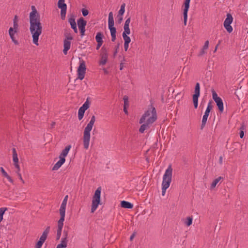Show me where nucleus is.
<instances>
[{
  "mask_svg": "<svg viewBox=\"0 0 248 248\" xmlns=\"http://www.w3.org/2000/svg\"><path fill=\"white\" fill-rule=\"evenodd\" d=\"M78 25V28H81L85 27L87 22L85 20L83 19V18L81 17L77 21Z\"/></svg>",
  "mask_w": 248,
  "mask_h": 248,
  "instance_id": "nucleus-23",
  "label": "nucleus"
},
{
  "mask_svg": "<svg viewBox=\"0 0 248 248\" xmlns=\"http://www.w3.org/2000/svg\"><path fill=\"white\" fill-rule=\"evenodd\" d=\"M95 121V117L94 115L91 117L90 122L85 127L83 133V145L84 148L87 149L89 148L91 138L90 132Z\"/></svg>",
  "mask_w": 248,
  "mask_h": 248,
  "instance_id": "nucleus-3",
  "label": "nucleus"
},
{
  "mask_svg": "<svg viewBox=\"0 0 248 248\" xmlns=\"http://www.w3.org/2000/svg\"><path fill=\"white\" fill-rule=\"evenodd\" d=\"M71 148V146L69 145L67 146L62 152L61 153L59 157H63L65 158V157L67 156L69 150Z\"/></svg>",
  "mask_w": 248,
  "mask_h": 248,
  "instance_id": "nucleus-18",
  "label": "nucleus"
},
{
  "mask_svg": "<svg viewBox=\"0 0 248 248\" xmlns=\"http://www.w3.org/2000/svg\"><path fill=\"white\" fill-rule=\"evenodd\" d=\"M108 55L107 52L103 53L101 56V59L100 62V64L101 65H105L107 61Z\"/></svg>",
  "mask_w": 248,
  "mask_h": 248,
  "instance_id": "nucleus-26",
  "label": "nucleus"
},
{
  "mask_svg": "<svg viewBox=\"0 0 248 248\" xmlns=\"http://www.w3.org/2000/svg\"><path fill=\"white\" fill-rule=\"evenodd\" d=\"M31 12L30 13V31L32 35V42L38 46L39 36L42 34L43 27L41 23L40 16L34 6H31Z\"/></svg>",
  "mask_w": 248,
  "mask_h": 248,
  "instance_id": "nucleus-1",
  "label": "nucleus"
},
{
  "mask_svg": "<svg viewBox=\"0 0 248 248\" xmlns=\"http://www.w3.org/2000/svg\"><path fill=\"white\" fill-rule=\"evenodd\" d=\"M101 187H98L95 190L92 201L91 213H93L96 210L100 203Z\"/></svg>",
  "mask_w": 248,
  "mask_h": 248,
  "instance_id": "nucleus-5",
  "label": "nucleus"
},
{
  "mask_svg": "<svg viewBox=\"0 0 248 248\" xmlns=\"http://www.w3.org/2000/svg\"><path fill=\"white\" fill-rule=\"evenodd\" d=\"M17 22V16H15L13 20V22Z\"/></svg>",
  "mask_w": 248,
  "mask_h": 248,
  "instance_id": "nucleus-59",
  "label": "nucleus"
},
{
  "mask_svg": "<svg viewBox=\"0 0 248 248\" xmlns=\"http://www.w3.org/2000/svg\"><path fill=\"white\" fill-rule=\"evenodd\" d=\"M200 96L193 95V101L194 104V106L195 108H197L198 105V98Z\"/></svg>",
  "mask_w": 248,
  "mask_h": 248,
  "instance_id": "nucleus-30",
  "label": "nucleus"
},
{
  "mask_svg": "<svg viewBox=\"0 0 248 248\" xmlns=\"http://www.w3.org/2000/svg\"><path fill=\"white\" fill-rule=\"evenodd\" d=\"M14 165L16 168L17 169V170L16 171H18L19 172H20V167L18 164V163H14Z\"/></svg>",
  "mask_w": 248,
  "mask_h": 248,
  "instance_id": "nucleus-46",
  "label": "nucleus"
},
{
  "mask_svg": "<svg viewBox=\"0 0 248 248\" xmlns=\"http://www.w3.org/2000/svg\"><path fill=\"white\" fill-rule=\"evenodd\" d=\"M61 10V16L62 19H64L65 17L67 7H63L60 8Z\"/></svg>",
  "mask_w": 248,
  "mask_h": 248,
  "instance_id": "nucleus-33",
  "label": "nucleus"
},
{
  "mask_svg": "<svg viewBox=\"0 0 248 248\" xmlns=\"http://www.w3.org/2000/svg\"><path fill=\"white\" fill-rule=\"evenodd\" d=\"M193 218L192 217H188L186 218V221L185 222V224L187 226H189L192 224Z\"/></svg>",
  "mask_w": 248,
  "mask_h": 248,
  "instance_id": "nucleus-36",
  "label": "nucleus"
},
{
  "mask_svg": "<svg viewBox=\"0 0 248 248\" xmlns=\"http://www.w3.org/2000/svg\"><path fill=\"white\" fill-rule=\"evenodd\" d=\"M124 50L126 51L128 50L129 47V44L131 42V39H124Z\"/></svg>",
  "mask_w": 248,
  "mask_h": 248,
  "instance_id": "nucleus-31",
  "label": "nucleus"
},
{
  "mask_svg": "<svg viewBox=\"0 0 248 248\" xmlns=\"http://www.w3.org/2000/svg\"><path fill=\"white\" fill-rule=\"evenodd\" d=\"M89 107L90 102L89 101V99L87 98L85 102L78 109V118L79 120H81L83 118L85 111L89 108Z\"/></svg>",
  "mask_w": 248,
  "mask_h": 248,
  "instance_id": "nucleus-12",
  "label": "nucleus"
},
{
  "mask_svg": "<svg viewBox=\"0 0 248 248\" xmlns=\"http://www.w3.org/2000/svg\"><path fill=\"white\" fill-rule=\"evenodd\" d=\"M217 46L216 47V48H215V51H216V50H217Z\"/></svg>",
  "mask_w": 248,
  "mask_h": 248,
  "instance_id": "nucleus-63",
  "label": "nucleus"
},
{
  "mask_svg": "<svg viewBox=\"0 0 248 248\" xmlns=\"http://www.w3.org/2000/svg\"><path fill=\"white\" fill-rule=\"evenodd\" d=\"M68 195H66L64 197V199H63V200L62 201V202H63L64 203H66L67 204V201H68Z\"/></svg>",
  "mask_w": 248,
  "mask_h": 248,
  "instance_id": "nucleus-52",
  "label": "nucleus"
},
{
  "mask_svg": "<svg viewBox=\"0 0 248 248\" xmlns=\"http://www.w3.org/2000/svg\"><path fill=\"white\" fill-rule=\"evenodd\" d=\"M157 119V114L156 109L152 106L149 108L140 118L139 123L142 124L145 122L152 124Z\"/></svg>",
  "mask_w": 248,
  "mask_h": 248,
  "instance_id": "nucleus-2",
  "label": "nucleus"
},
{
  "mask_svg": "<svg viewBox=\"0 0 248 248\" xmlns=\"http://www.w3.org/2000/svg\"><path fill=\"white\" fill-rule=\"evenodd\" d=\"M167 188H168L162 187V195L163 196H165Z\"/></svg>",
  "mask_w": 248,
  "mask_h": 248,
  "instance_id": "nucleus-48",
  "label": "nucleus"
},
{
  "mask_svg": "<svg viewBox=\"0 0 248 248\" xmlns=\"http://www.w3.org/2000/svg\"><path fill=\"white\" fill-rule=\"evenodd\" d=\"M124 111L126 114H128V111L126 109V106H124Z\"/></svg>",
  "mask_w": 248,
  "mask_h": 248,
  "instance_id": "nucleus-57",
  "label": "nucleus"
},
{
  "mask_svg": "<svg viewBox=\"0 0 248 248\" xmlns=\"http://www.w3.org/2000/svg\"><path fill=\"white\" fill-rule=\"evenodd\" d=\"M119 45H117L115 46V50L114 52V56H115L116 55V54H117V53H118V49H119Z\"/></svg>",
  "mask_w": 248,
  "mask_h": 248,
  "instance_id": "nucleus-49",
  "label": "nucleus"
},
{
  "mask_svg": "<svg viewBox=\"0 0 248 248\" xmlns=\"http://www.w3.org/2000/svg\"><path fill=\"white\" fill-rule=\"evenodd\" d=\"M12 153L13 162H14V163H18L17 154L15 148H14L12 149Z\"/></svg>",
  "mask_w": 248,
  "mask_h": 248,
  "instance_id": "nucleus-25",
  "label": "nucleus"
},
{
  "mask_svg": "<svg viewBox=\"0 0 248 248\" xmlns=\"http://www.w3.org/2000/svg\"><path fill=\"white\" fill-rule=\"evenodd\" d=\"M55 124V123L54 122H53L51 124V127H53L54 126Z\"/></svg>",
  "mask_w": 248,
  "mask_h": 248,
  "instance_id": "nucleus-62",
  "label": "nucleus"
},
{
  "mask_svg": "<svg viewBox=\"0 0 248 248\" xmlns=\"http://www.w3.org/2000/svg\"><path fill=\"white\" fill-rule=\"evenodd\" d=\"M65 36V38L63 41V52L64 55H66L67 51L69 50L71 46L70 41L72 40L73 38L70 34H68Z\"/></svg>",
  "mask_w": 248,
  "mask_h": 248,
  "instance_id": "nucleus-7",
  "label": "nucleus"
},
{
  "mask_svg": "<svg viewBox=\"0 0 248 248\" xmlns=\"http://www.w3.org/2000/svg\"><path fill=\"white\" fill-rule=\"evenodd\" d=\"M123 69V63H121V64L120 65V69L121 70H122Z\"/></svg>",
  "mask_w": 248,
  "mask_h": 248,
  "instance_id": "nucleus-61",
  "label": "nucleus"
},
{
  "mask_svg": "<svg viewBox=\"0 0 248 248\" xmlns=\"http://www.w3.org/2000/svg\"><path fill=\"white\" fill-rule=\"evenodd\" d=\"M212 108V106L211 105V102H210L208 103V105H207V107L206 109L205 110H207L209 112H210L211 109Z\"/></svg>",
  "mask_w": 248,
  "mask_h": 248,
  "instance_id": "nucleus-40",
  "label": "nucleus"
},
{
  "mask_svg": "<svg viewBox=\"0 0 248 248\" xmlns=\"http://www.w3.org/2000/svg\"><path fill=\"white\" fill-rule=\"evenodd\" d=\"M68 22L70 24L71 28L77 26L76 23L75 21V19L74 16H72L69 18Z\"/></svg>",
  "mask_w": 248,
  "mask_h": 248,
  "instance_id": "nucleus-32",
  "label": "nucleus"
},
{
  "mask_svg": "<svg viewBox=\"0 0 248 248\" xmlns=\"http://www.w3.org/2000/svg\"><path fill=\"white\" fill-rule=\"evenodd\" d=\"M65 0H59L58 6L59 8L67 7L66 4L64 3Z\"/></svg>",
  "mask_w": 248,
  "mask_h": 248,
  "instance_id": "nucleus-35",
  "label": "nucleus"
},
{
  "mask_svg": "<svg viewBox=\"0 0 248 248\" xmlns=\"http://www.w3.org/2000/svg\"><path fill=\"white\" fill-rule=\"evenodd\" d=\"M17 31L14 30L12 27L10 28L9 30V34L10 38H12L13 36H15V34L16 33Z\"/></svg>",
  "mask_w": 248,
  "mask_h": 248,
  "instance_id": "nucleus-37",
  "label": "nucleus"
},
{
  "mask_svg": "<svg viewBox=\"0 0 248 248\" xmlns=\"http://www.w3.org/2000/svg\"><path fill=\"white\" fill-rule=\"evenodd\" d=\"M103 43H97V46H96V49L97 50H98L100 46H102Z\"/></svg>",
  "mask_w": 248,
  "mask_h": 248,
  "instance_id": "nucleus-55",
  "label": "nucleus"
},
{
  "mask_svg": "<svg viewBox=\"0 0 248 248\" xmlns=\"http://www.w3.org/2000/svg\"><path fill=\"white\" fill-rule=\"evenodd\" d=\"M80 31V34L81 37L85 35V27L79 28Z\"/></svg>",
  "mask_w": 248,
  "mask_h": 248,
  "instance_id": "nucleus-42",
  "label": "nucleus"
},
{
  "mask_svg": "<svg viewBox=\"0 0 248 248\" xmlns=\"http://www.w3.org/2000/svg\"><path fill=\"white\" fill-rule=\"evenodd\" d=\"M18 27V25L17 22H16V21L13 22V28L14 29V30L17 31Z\"/></svg>",
  "mask_w": 248,
  "mask_h": 248,
  "instance_id": "nucleus-45",
  "label": "nucleus"
},
{
  "mask_svg": "<svg viewBox=\"0 0 248 248\" xmlns=\"http://www.w3.org/2000/svg\"><path fill=\"white\" fill-rule=\"evenodd\" d=\"M5 178H6L11 183H13V179H12V178L8 174L5 177Z\"/></svg>",
  "mask_w": 248,
  "mask_h": 248,
  "instance_id": "nucleus-50",
  "label": "nucleus"
},
{
  "mask_svg": "<svg viewBox=\"0 0 248 248\" xmlns=\"http://www.w3.org/2000/svg\"><path fill=\"white\" fill-rule=\"evenodd\" d=\"M223 178L221 176H219L217 177V178L215 179L213 182L212 183L211 186H210V189H214L217 186V185L219 182V181L221 180H223Z\"/></svg>",
  "mask_w": 248,
  "mask_h": 248,
  "instance_id": "nucleus-24",
  "label": "nucleus"
},
{
  "mask_svg": "<svg viewBox=\"0 0 248 248\" xmlns=\"http://www.w3.org/2000/svg\"><path fill=\"white\" fill-rule=\"evenodd\" d=\"M119 19H118V23H121L122 21H123V16H120L118 15Z\"/></svg>",
  "mask_w": 248,
  "mask_h": 248,
  "instance_id": "nucleus-53",
  "label": "nucleus"
},
{
  "mask_svg": "<svg viewBox=\"0 0 248 248\" xmlns=\"http://www.w3.org/2000/svg\"><path fill=\"white\" fill-rule=\"evenodd\" d=\"M16 173H17V175L18 176L19 179L20 180V181L22 182V183L24 184L25 183V181L22 179V177L21 176V173L20 172H19L18 171H16Z\"/></svg>",
  "mask_w": 248,
  "mask_h": 248,
  "instance_id": "nucleus-43",
  "label": "nucleus"
},
{
  "mask_svg": "<svg viewBox=\"0 0 248 248\" xmlns=\"http://www.w3.org/2000/svg\"><path fill=\"white\" fill-rule=\"evenodd\" d=\"M124 31L122 33L123 39H130L127 35L130 33V30L129 27H124Z\"/></svg>",
  "mask_w": 248,
  "mask_h": 248,
  "instance_id": "nucleus-17",
  "label": "nucleus"
},
{
  "mask_svg": "<svg viewBox=\"0 0 248 248\" xmlns=\"http://www.w3.org/2000/svg\"><path fill=\"white\" fill-rule=\"evenodd\" d=\"M114 19L113 16V13L112 12H110L108 14V29L110 30V34L111 36V41L112 42H114L116 40V29L115 27H114Z\"/></svg>",
  "mask_w": 248,
  "mask_h": 248,
  "instance_id": "nucleus-6",
  "label": "nucleus"
},
{
  "mask_svg": "<svg viewBox=\"0 0 248 248\" xmlns=\"http://www.w3.org/2000/svg\"><path fill=\"white\" fill-rule=\"evenodd\" d=\"M86 65L83 61H80V64L78 69V78L82 80L85 77L86 73Z\"/></svg>",
  "mask_w": 248,
  "mask_h": 248,
  "instance_id": "nucleus-9",
  "label": "nucleus"
},
{
  "mask_svg": "<svg viewBox=\"0 0 248 248\" xmlns=\"http://www.w3.org/2000/svg\"><path fill=\"white\" fill-rule=\"evenodd\" d=\"M64 220H59L58 221V228L57 230V239L59 240L61 236L63 226Z\"/></svg>",
  "mask_w": 248,
  "mask_h": 248,
  "instance_id": "nucleus-14",
  "label": "nucleus"
},
{
  "mask_svg": "<svg viewBox=\"0 0 248 248\" xmlns=\"http://www.w3.org/2000/svg\"><path fill=\"white\" fill-rule=\"evenodd\" d=\"M222 160H223V157H222V156H221L219 157V159L220 164L222 163Z\"/></svg>",
  "mask_w": 248,
  "mask_h": 248,
  "instance_id": "nucleus-60",
  "label": "nucleus"
},
{
  "mask_svg": "<svg viewBox=\"0 0 248 248\" xmlns=\"http://www.w3.org/2000/svg\"><path fill=\"white\" fill-rule=\"evenodd\" d=\"M136 235V232L133 233L130 237V240L132 241Z\"/></svg>",
  "mask_w": 248,
  "mask_h": 248,
  "instance_id": "nucleus-54",
  "label": "nucleus"
},
{
  "mask_svg": "<svg viewBox=\"0 0 248 248\" xmlns=\"http://www.w3.org/2000/svg\"><path fill=\"white\" fill-rule=\"evenodd\" d=\"M213 99L215 101L218 107V109L221 112L224 110L223 103L221 98L217 96V93L215 91H212Z\"/></svg>",
  "mask_w": 248,
  "mask_h": 248,
  "instance_id": "nucleus-10",
  "label": "nucleus"
},
{
  "mask_svg": "<svg viewBox=\"0 0 248 248\" xmlns=\"http://www.w3.org/2000/svg\"><path fill=\"white\" fill-rule=\"evenodd\" d=\"M66 203L62 202L60 208V215L61 217L59 220H64Z\"/></svg>",
  "mask_w": 248,
  "mask_h": 248,
  "instance_id": "nucleus-15",
  "label": "nucleus"
},
{
  "mask_svg": "<svg viewBox=\"0 0 248 248\" xmlns=\"http://www.w3.org/2000/svg\"><path fill=\"white\" fill-rule=\"evenodd\" d=\"M82 11V15L84 16H87L88 14H89V11L88 10L85 9V8H83L81 10Z\"/></svg>",
  "mask_w": 248,
  "mask_h": 248,
  "instance_id": "nucleus-38",
  "label": "nucleus"
},
{
  "mask_svg": "<svg viewBox=\"0 0 248 248\" xmlns=\"http://www.w3.org/2000/svg\"><path fill=\"white\" fill-rule=\"evenodd\" d=\"M142 125L140 126V128L139 131L141 133H144V131L146 130L147 129L149 128L150 126L151 125V124L146 123L144 122L141 124Z\"/></svg>",
  "mask_w": 248,
  "mask_h": 248,
  "instance_id": "nucleus-22",
  "label": "nucleus"
},
{
  "mask_svg": "<svg viewBox=\"0 0 248 248\" xmlns=\"http://www.w3.org/2000/svg\"><path fill=\"white\" fill-rule=\"evenodd\" d=\"M233 21V17L230 14H227V17L224 22L223 25L224 27L227 30L229 33H231L232 31V28L231 26Z\"/></svg>",
  "mask_w": 248,
  "mask_h": 248,
  "instance_id": "nucleus-8",
  "label": "nucleus"
},
{
  "mask_svg": "<svg viewBox=\"0 0 248 248\" xmlns=\"http://www.w3.org/2000/svg\"><path fill=\"white\" fill-rule=\"evenodd\" d=\"M72 29L74 30V32L75 33H77L78 32V29H77V26H76L74 27H73Z\"/></svg>",
  "mask_w": 248,
  "mask_h": 248,
  "instance_id": "nucleus-58",
  "label": "nucleus"
},
{
  "mask_svg": "<svg viewBox=\"0 0 248 248\" xmlns=\"http://www.w3.org/2000/svg\"><path fill=\"white\" fill-rule=\"evenodd\" d=\"M125 3H123L121 5L120 9L118 12L119 16H123V15H124V14L125 12Z\"/></svg>",
  "mask_w": 248,
  "mask_h": 248,
  "instance_id": "nucleus-34",
  "label": "nucleus"
},
{
  "mask_svg": "<svg viewBox=\"0 0 248 248\" xmlns=\"http://www.w3.org/2000/svg\"><path fill=\"white\" fill-rule=\"evenodd\" d=\"M209 46V41H206L204 43V45L202 47V48L199 54H198L199 56H201L203 54L206 53L205 50L208 48Z\"/></svg>",
  "mask_w": 248,
  "mask_h": 248,
  "instance_id": "nucleus-20",
  "label": "nucleus"
},
{
  "mask_svg": "<svg viewBox=\"0 0 248 248\" xmlns=\"http://www.w3.org/2000/svg\"><path fill=\"white\" fill-rule=\"evenodd\" d=\"M130 17H128L125 21L124 27H129V24L130 23Z\"/></svg>",
  "mask_w": 248,
  "mask_h": 248,
  "instance_id": "nucleus-39",
  "label": "nucleus"
},
{
  "mask_svg": "<svg viewBox=\"0 0 248 248\" xmlns=\"http://www.w3.org/2000/svg\"><path fill=\"white\" fill-rule=\"evenodd\" d=\"M59 160L53 166L52 168L53 170H58L62 165L65 162V159L62 157H59Z\"/></svg>",
  "mask_w": 248,
  "mask_h": 248,
  "instance_id": "nucleus-16",
  "label": "nucleus"
},
{
  "mask_svg": "<svg viewBox=\"0 0 248 248\" xmlns=\"http://www.w3.org/2000/svg\"><path fill=\"white\" fill-rule=\"evenodd\" d=\"M244 133L243 131H241L240 132V138L242 139L244 137Z\"/></svg>",
  "mask_w": 248,
  "mask_h": 248,
  "instance_id": "nucleus-56",
  "label": "nucleus"
},
{
  "mask_svg": "<svg viewBox=\"0 0 248 248\" xmlns=\"http://www.w3.org/2000/svg\"><path fill=\"white\" fill-rule=\"evenodd\" d=\"M190 0H185L184 2V9L183 11L184 16V25H186L187 19V13L189 8Z\"/></svg>",
  "mask_w": 248,
  "mask_h": 248,
  "instance_id": "nucleus-13",
  "label": "nucleus"
},
{
  "mask_svg": "<svg viewBox=\"0 0 248 248\" xmlns=\"http://www.w3.org/2000/svg\"><path fill=\"white\" fill-rule=\"evenodd\" d=\"M121 205L122 207L127 209H131L133 207V205L132 203L125 201L121 202Z\"/></svg>",
  "mask_w": 248,
  "mask_h": 248,
  "instance_id": "nucleus-21",
  "label": "nucleus"
},
{
  "mask_svg": "<svg viewBox=\"0 0 248 248\" xmlns=\"http://www.w3.org/2000/svg\"><path fill=\"white\" fill-rule=\"evenodd\" d=\"M193 95H196L198 96H200V83L198 82H197L196 84L194 94Z\"/></svg>",
  "mask_w": 248,
  "mask_h": 248,
  "instance_id": "nucleus-29",
  "label": "nucleus"
},
{
  "mask_svg": "<svg viewBox=\"0 0 248 248\" xmlns=\"http://www.w3.org/2000/svg\"><path fill=\"white\" fill-rule=\"evenodd\" d=\"M172 169L170 165L166 170L163 176L162 187L169 188L171 182Z\"/></svg>",
  "mask_w": 248,
  "mask_h": 248,
  "instance_id": "nucleus-4",
  "label": "nucleus"
},
{
  "mask_svg": "<svg viewBox=\"0 0 248 248\" xmlns=\"http://www.w3.org/2000/svg\"><path fill=\"white\" fill-rule=\"evenodd\" d=\"M0 170L3 176L5 177L8 175L7 173L5 171L3 167H0Z\"/></svg>",
  "mask_w": 248,
  "mask_h": 248,
  "instance_id": "nucleus-44",
  "label": "nucleus"
},
{
  "mask_svg": "<svg viewBox=\"0 0 248 248\" xmlns=\"http://www.w3.org/2000/svg\"><path fill=\"white\" fill-rule=\"evenodd\" d=\"M209 113H210V112H209L207 110H205V111L204 112V114L203 116L202 119V125H201L202 129L204 127L206 123L208 117L209 115Z\"/></svg>",
  "mask_w": 248,
  "mask_h": 248,
  "instance_id": "nucleus-19",
  "label": "nucleus"
},
{
  "mask_svg": "<svg viewBox=\"0 0 248 248\" xmlns=\"http://www.w3.org/2000/svg\"><path fill=\"white\" fill-rule=\"evenodd\" d=\"M49 232V227H47V228L43 232L42 234L40 237L39 240L37 243L35 248H41L43 243L45 242L46 240V239L47 235Z\"/></svg>",
  "mask_w": 248,
  "mask_h": 248,
  "instance_id": "nucleus-11",
  "label": "nucleus"
},
{
  "mask_svg": "<svg viewBox=\"0 0 248 248\" xmlns=\"http://www.w3.org/2000/svg\"><path fill=\"white\" fill-rule=\"evenodd\" d=\"M103 35L101 32H98L97 33L95 36V40L97 43H103Z\"/></svg>",
  "mask_w": 248,
  "mask_h": 248,
  "instance_id": "nucleus-28",
  "label": "nucleus"
},
{
  "mask_svg": "<svg viewBox=\"0 0 248 248\" xmlns=\"http://www.w3.org/2000/svg\"><path fill=\"white\" fill-rule=\"evenodd\" d=\"M65 238H62L61 243L57 245L56 248H65L67 247Z\"/></svg>",
  "mask_w": 248,
  "mask_h": 248,
  "instance_id": "nucleus-27",
  "label": "nucleus"
},
{
  "mask_svg": "<svg viewBox=\"0 0 248 248\" xmlns=\"http://www.w3.org/2000/svg\"><path fill=\"white\" fill-rule=\"evenodd\" d=\"M124 106H128V97L126 96H124Z\"/></svg>",
  "mask_w": 248,
  "mask_h": 248,
  "instance_id": "nucleus-41",
  "label": "nucleus"
},
{
  "mask_svg": "<svg viewBox=\"0 0 248 248\" xmlns=\"http://www.w3.org/2000/svg\"><path fill=\"white\" fill-rule=\"evenodd\" d=\"M11 39L15 44L17 45L18 44V41L15 39V36H13Z\"/></svg>",
  "mask_w": 248,
  "mask_h": 248,
  "instance_id": "nucleus-51",
  "label": "nucleus"
},
{
  "mask_svg": "<svg viewBox=\"0 0 248 248\" xmlns=\"http://www.w3.org/2000/svg\"><path fill=\"white\" fill-rule=\"evenodd\" d=\"M63 234H64V237H62V238H65V241L66 242V243L67 244V236H68V233L67 232H65V231H64L63 232Z\"/></svg>",
  "mask_w": 248,
  "mask_h": 248,
  "instance_id": "nucleus-47",
  "label": "nucleus"
}]
</instances>
